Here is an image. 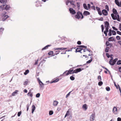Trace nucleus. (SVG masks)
<instances>
[{
  "mask_svg": "<svg viewBox=\"0 0 121 121\" xmlns=\"http://www.w3.org/2000/svg\"><path fill=\"white\" fill-rule=\"evenodd\" d=\"M10 8V7L9 5H5V4H2L1 6V8H2L3 10L5 9L6 10H7L9 9Z\"/></svg>",
  "mask_w": 121,
  "mask_h": 121,
  "instance_id": "f257e3e1",
  "label": "nucleus"
},
{
  "mask_svg": "<svg viewBox=\"0 0 121 121\" xmlns=\"http://www.w3.org/2000/svg\"><path fill=\"white\" fill-rule=\"evenodd\" d=\"M117 60V58H115L113 61H111V60H110L109 61V64L111 65H113L115 64Z\"/></svg>",
  "mask_w": 121,
  "mask_h": 121,
  "instance_id": "f03ea898",
  "label": "nucleus"
},
{
  "mask_svg": "<svg viewBox=\"0 0 121 121\" xmlns=\"http://www.w3.org/2000/svg\"><path fill=\"white\" fill-rule=\"evenodd\" d=\"M81 13L80 11H78L75 16V17L77 19H79L81 17Z\"/></svg>",
  "mask_w": 121,
  "mask_h": 121,
  "instance_id": "7ed1b4c3",
  "label": "nucleus"
},
{
  "mask_svg": "<svg viewBox=\"0 0 121 121\" xmlns=\"http://www.w3.org/2000/svg\"><path fill=\"white\" fill-rule=\"evenodd\" d=\"M38 80L40 85V87L41 88L44 87V84L43 83L40 81L39 78H37Z\"/></svg>",
  "mask_w": 121,
  "mask_h": 121,
  "instance_id": "20e7f679",
  "label": "nucleus"
},
{
  "mask_svg": "<svg viewBox=\"0 0 121 121\" xmlns=\"http://www.w3.org/2000/svg\"><path fill=\"white\" fill-rule=\"evenodd\" d=\"M95 118V114H92L90 116V121H93Z\"/></svg>",
  "mask_w": 121,
  "mask_h": 121,
  "instance_id": "39448f33",
  "label": "nucleus"
},
{
  "mask_svg": "<svg viewBox=\"0 0 121 121\" xmlns=\"http://www.w3.org/2000/svg\"><path fill=\"white\" fill-rule=\"evenodd\" d=\"M69 10L70 13L72 14H74L76 13V12L72 8H70L69 9Z\"/></svg>",
  "mask_w": 121,
  "mask_h": 121,
  "instance_id": "423d86ee",
  "label": "nucleus"
},
{
  "mask_svg": "<svg viewBox=\"0 0 121 121\" xmlns=\"http://www.w3.org/2000/svg\"><path fill=\"white\" fill-rule=\"evenodd\" d=\"M81 71L82 69H81L80 68H77L73 71L72 72V73H77L78 72Z\"/></svg>",
  "mask_w": 121,
  "mask_h": 121,
  "instance_id": "0eeeda50",
  "label": "nucleus"
},
{
  "mask_svg": "<svg viewBox=\"0 0 121 121\" xmlns=\"http://www.w3.org/2000/svg\"><path fill=\"white\" fill-rule=\"evenodd\" d=\"M102 12L103 14L105 16L107 15L108 14V13L107 11L105 9L103 10Z\"/></svg>",
  "mask_w": 121,
  "mask_h": 121,
  "instance_id": "6e6552de",
  "label": "nucleus"
},
{
  "mask_svg": "<svg viewBox=\"0 0 121 121\" xmlns=\"http://www.w3.org/2000/svg\"><path fill=\"white\" fill-rule=\"evenodd\" d=\"M83 49L82 48H77L76 49V52H79L82 53L81 52V51Z\"/></svg>",
  "mask_w": 121,
  "mask_h": 121,
  "instance_id": "1a4fd4ad",
  "label": "nucleus"
},
{
  "mask_svg": "<svg viewBox=\"0 0 121 121\" xmlns=\"http://www.w3.org/2000/svg\"><path fill=\"white\" fill-rule=\"evenodd\" d=\"M112 17V18L114 20H116L117 19V16L114 15V14L113 13H112L111 15Z\"/></svg>",
  "mask_w": 121,
  "mask_h": 121,
  "instance_id": "9d476101",
  "label": "nucleus"
},
{
  "mask_svg": "<svg viewBox=\"0 0 121 121\" xmlns=\"http://www.w3.org/2000/svg\"><path fill=\"white\" fill-rule=\"evenodd\" d=\"M83 14L84 15L87 16L90 14V13L87 11H84Z\"/></svg>",
  "mask_w": 121,
  "mask_h": 121,
  "instance_id": "9b49d317",
  "label": "nucleus"
},
{
  "mask_svg": "<svg viewBox=\"0 0 121 121\" xmlns=\"http://www.w3.org/2000/svg\"><path fill=\"white\" fill-rule=\"evenodd\" d=\"M82 108L84 110L86 111L87 108V106L86 104H84L83 105Z\"/></svg>",
  "mask_w": 121,
  "mask_h": 121,
  "instance_id": "f8f14e48",
  "label": "nucleus"
},
{
  "mask_svg": "<svg viewBox=\"0 0 121 121\" xmlns=\"http://www.w3.org/2000/svg\"><path fill=\"white\" fill-rule=\"evenodd\" d=\"M54 49L55 50H63L64 49H67V48H55Z\"/></svg>",
  "mask_w": 121,
  "mask_h": 121,
  "instance_id": "ddd939ff",
  "label": "nucleus"
},
{
  "mask_svg": "<svg viewBox=\"0 0 121 121\" xmlns=\"http://www.w3.org/2000/svg\"><path fill=\"white\" fill-rule=\"evenodd\" d=\"M32 112L31 113H34V112L35 110L36 107L34 105H33L32 106Z\"/></svg>",
  "mask_w": 121,
  "mask_h": 121,
  "instance_id": "4468645a",
  "label": "nucleus"
},
{
  "mask_svg": "<svg viewBox=\"0 0 121 121\" xmlns=\"http://www.w3.org/2000/svg\"><path fill=\"white\" fill-rule=\"evenodd\" d=\"M104 26L105 27H109V23L108 21H106L104 22Z\"/></svg>",
  "mask_w": 121,
  "mask_h": 121,
  "instance_id": "2eb2a0df",
  "label": "nucleus"
},
{
  "mask_svg": "<svg viewBox=\"0 0 121 121\" xmlns=\"http://www.w3.org/2000/svg\"><path fill=\"white\" fill-rule=\"evenodd\" d=\"M112 12L113 13L116 15H117L118 14V13L116 10L115 8H113L112 9Z\"/></svg>",
  "mask_w": 121,
  "mask_h": 121,
  "instance_id": "dca6fc26",
  "label": "nucleus"
},
{
  "mask_svg": "<svg viewBox=\"0 0 121 121\" xmlns=\"http://www.w3.org/2000/svg\"><path fill=\"white\" fill-rule=\"evenodd\" d=\"M8 17H9V16L7 15H4L3 17L2 20L3 21H4Z\"/></svg>",
  "mask_w": 121,
  "mask_h": 121,
  "instance_id": "f3484780",
  "label": "nucleus"
},
{
  "mask_svg": "<svg viewBox=\"0 0 121 121\" xmlns=\"http://www.w3.org/2000/svg\"><path fill=\"white\" fill-rule=\"evenodd\" d=\"M117 111V108L115 107H114L112 111L113 113H114V114L116 113V112Z\"/></svg>",
  "mask_w": 121,
  "mask_h": 121,
  "instance_id": "a211bd4d",
  "label": "nucleus"
},
{
  "mask_svg": "<svg viewBox=\"0 0 121 121\" xmlns=\"http://www.w3.org/2000/svg\"><path fill=\"white\" fill-rule=\"evenodd\" d=\"M51 46V45H48L46 46H45V47H44V48H43L42 49V51H43V50L46 49H47L48 47L50 46Z\"/></svg>",
  "mask_w": 121,
  "mask_h": 121,
  "instance_id": "6ab92c4d",
  "label": "nucleus"
},
{
  "mask_svg": "<svg viewBox=\"0 0 121 121\" xmlns=\"http://www.w3.org/2000/svg\"><path fill=\"white\" fill-rule=\"evenodd\" d=\"M7 2V0H0V2L2 3L5 4Z\"/></svg>",
  "mask_w": 121,
  "mask_h": 121,
  "instance_id": "aec40b11",
  "label": "nucleus"
},
{
  "mask_svg": "<svg viewBox=\"0 0 121 121\" xmlns=\"http://www.w3.org/2000/svg\"><path fill=\"white\" fill-rule=\"evenodd\" d=\"M59 79L58 78H57L53 81L52 82H51L50 83H53L56 82H58L59 81Z\"/></svg>",
  "mask_w": 121,
  "mask_h": 121,
  "instance_id": "412c9836",
  "label": "nucleus"
},
{
  "mask_svg": "<svg viewBox=\"0 0 121 121\" xmlns=\"http://www.w3.org/2000/svg\"><path fill=\"white\" fill-rule=\"evenodd\" d=\"M115 2L116 4L118 6L120 7V5L119 4V2L118 0H115Z\"/></svg>",
  "mask_w": 121,
  "mask_h": 121,
  "instance_id": "4be33fe9",
  "label": "nucleus"
},
{
  "mask_svg": "<svg viewBox=\"0 0 121 121\" xmlns=\"http://www.w3.org/2000/svg\"><path fill=\"white\" fill-rule=\"evenodd\" d=\"M83 6L84 8L86 10H88V9L86 5L85 4H83Z\"/></svg>",
  "mask_w": 121,
  "mask_h": 121,
  "instance_id": "5701e85b",
  "label": "nucleus"
},
{
  "mask_svg": "<svg viewBox=\"0 0 121 121\" xmlns=\"http://www.w3.org/2000/svg\"><path fill=\"white\" fill-rule=\"evenodd\" d=\"M58 103V102L57 101L55 100L53 103V105L54 106H56L57 105Z\"/></svg>",
  "mask_w": 121,
  "mask_h": 121,
  "instance_id": "b1692460",
  "label": "nucleus"
},
{
  "mask_svg": "<svg viewBox=\"0 0 121 121\" xmlns=\"http://www.w3.org/2000/svg\"><path fill=\"white\" fill-rule=\"evenodd\" d=\"M110 48V47H107L105 49V52H109V50Z\"/></svg>",
  "mask_w": 121,
  "mask_h": 121,
  "instance_id": "393cba45",
  "label": "nucleus"
},
{
  "mask_svg": "<svg viewBox=\"0 0 121 121\" xmlns=\"http://www.w3.org/2000/svg\"><path fill=\"white\" fill-rule=\"evenodd\" d=\"M112 30H111V29H109V33L108 34V35L110 36H111L112 35Z\"/></svg>",
  "mask_w": 121,
  "mask_h": 121,
  "instance_id": "a878e982",
  "label": "nucleus"
},
{
  "mask_svg": "<svg viewBox=\"0 0 121 121\" xmlns=\"http://www.w3.org/2000/svg\"><path fill=\"white\" fill-rule=\"evenodd\" d=\"M109 41H107L106 42V45L107 47H108L110 44V43H109Z\"/></svg>",
  "mask_w": 121,
  "mask_h": 121,
  "instance_id": "bb28decb",
  "label": "nucleus"
},
{
  "mask_svg": "<svg viewBox=\"0 0 121 121\" xmlns=\"http://www.w3.org/2000/svg\"><path fill=\"white\" fill-rule=\"evenodd\" d=\"M27 95L28 96H30L31 97H32L33 96V94L32 93H31V92H29L28 94H27Z\"/></svg>",
  "mask_w": 121,
  "mask_h": 121,
  "instance_id": "cd10ccee",
  "label": "nucleus"
},
{
  "mask_svg": "<svg viewBox=\"0 0 121 121\" xmlns=\"http://www.w3.org/2000/svg\"><path fill=\"white\" fill-rule=\"evenodd\" d=\"M72 72L71 71V70H69L68 73H66V75H68L69 74H72Z\"/></svg>",
  "mask_w": 121,
  "mask_h": 121,
  "instance_id": "c85d7f7f",
  "label": "nucleus"
},
{
  "mask_svg": "<svg viewBox=\"0 0 121 121\" xmlns=\"http://www.w3.org/2000/svg\"><path fill=\"white\" fill-rule=\"evenodd\" d=\"M29 72V70L28 69H27L25 71V72L24 73V74L26 75Z\"/></svg>",
  "mask_w": 121,
  "mask_h": 121,
  "instance_id": "c756f323",
  "label": "nucleus"
},
{
  "mask_svg": "<svg viewBox=\"0 0 121 121\" xmlns=\"http://www.w3.org/2000/svg\"><path fill=\"white\" fill-rule=\"evenodd\" d=\"M4 28H0V33H2V31L4 30Z\"/></svg>",
  "mask_w": 121,
  "mask_h": 121,
  "instance_id": "7c9ffc66",
  "label": "nucleus"
},
{
  "mask_svg": "<svg viewBox=\"0 0 121 121\" xmlns=\"http://www.w3.org/2000/svg\"><path fill=\"white\" fill-rule=\"evenodd\" d=\"M28 80L27 79L26 80V81H25L24 82L23 84L24 85H26L28 83Z\"/></svg>",
  "mask_w": 121,
  "mask_h": 121,
  "instance_id": "2f4dec72",
  "label": "nucleus"
},
{
  "mask_svg": "<svg viewBox=\"0 0 121 121\" xmlns=\"http://www.w3.org/2000/svg\"><path fill=\"white\" fill-rule=\"evenodd\" d=\"M103 84V82L100 81L98 82V85L99 86H101Z\"/></svg>",
  "mask_w": 121,
  "mask_h": 121,
  "instance_id": "473e14b6",
  "label": "nucleus"
},
{
  "mask_svg": "<svg viewBox=\"0 0 121 121\" xmlns=\"http://www.w3.org/2000/svg\"><path fill=\"white\" fill-rule=\"evenodd\" d=\"M74 2H75L73 1V0L70 1V3L71 4L73 5H74L75 4L74 3Z\"/></svg>",
  "mask_w": 121,
  "mask_h": 121,
  "instance_id": "72a5a7b5",
  "label": "nucleus"
},
{
  "mask_svg": "<svg viewBox=\"0 0 121 121\" xmlns=\"http://www.w3.org/2000/svg\"><path fill=\"white\" fill-rule=\"evenodd\" d=\"M117 64L118 65L121 64V60H118L117 62Z\"/></svg>",
  "mask_w": 121,
  "mask_h": 121,
  "instance_id": "f704fd0d",
  "label": "nucleus"
},
{
  "mask_svg": "<svg viewBox=\"0 0 121 121\" xmlns=\"http://www.w3.org/2000/svg\"><path fill=\"white\" fill-rule=\"evenodd\" d=\"M113 37H111L109 38L108 39V41H112V39Z\"/></svg>",
  "mask_w": 121,
  "mask_h": 121,
  "instance_id": "c9c22d12",
  "label": "nucleus"
},
{
  "mask_svg": "<svg viewBox=\"0 0 121 121\" xmlns=\"http://www.w3.org/2000/svg\"><path fill=\"white\" fill-rule=\"evenodd\" d=\"M77 7L78 8V9H79L80 8V3L79 2H77Z\"/></svg>",
  "mask_w": 121,
  "mask_h": 121,
  "instance_id": "e433bc0d",
  "label": "nucleus"
},
{
  "mask_svg": "<svg viewBox=\"0 0 121 121\" xmlns=\"http://www.w3.org/2000/svg\"><path fill=\"white\" fill-rule=\"evenodd\" d=\"M53 111L51 110L49 111V114L50 115H52L53 114Z\"/></svg>",
  "mask_w": 121,
  "mask_h": 121,
  "instance_id": "4c0bfd02",
  "label": "nucleus"
},
{
  "mask_svg": "<svg viewBox=\"0 0 121 121\" xmlns=\"http://www.w3.org/2000/svg\"><path fill=\"white\" fill-rule=\"evenodd\" d=\"M105 9H106L108 11H109V9L108 6V5H106L105 6Z\"/></svg>",
  "mask_w": 121,
  "mask_h": 121,
  "instance_id": "58836bf2",
  "label": "nucleus"
},
{
  "mask_svg": "<svg viewBox=\"0 0 121 121\" xmlns=\"http://www.w3.org/2000/svg\"><path fill=\"white\" fill-rule=\"evenodd\" d=\"M70 79L72 80H73L75 79V78L72 76H71L70 77Z\"/></svg>",
  "mask_w": 121,
  "mask_h": 121,
  "instance_id": "ea45409f",
  "label": "nucleus"
},
{
  "mask_svg": "<svg viewBox=\"0 0 121 121\" xmlns=\"http://www.w3.org/2000/svg\"><path fill=\"white\" fill-rule=\"evenodd\" d=\"M106 89L107 91H109L110 90V88L108 86H107L106 88Z\"/></svg>",
  "mask_w": 121,
  "mask_h": 121,
  "instance_id": "a19ab883",
  "label": "nucleus"
},
{
  "mask_svg": "<svg viewBox=\"0 0 121 121\" xmlns=\"http://www.w3.org/2000/svg\"><path fill=\"white\" fill-rule=\"evenodd\" d=\"M53 54V52L51 51L48 53V54L49 55H52Z\"/></svg>",
  "mask_w": 121,
  "mask_h": 121,
  "instance_id": "79ce46f5",
  "label": "nucleus"
},
{
  "mask_svg": "<svg viewBox=\"0 0 121 121\" xmlns=\"http://www.w3.org/2000/svg\"><path fill=\"white\" fill-rule=\"evenodd\" d=\"M92 59H91L90 60H89L88 61H87L86 62V63L88 64L90 63L92 61Z\"/></svg>",
  "mask_w": 121,
  "mask_h": 121,
  "instance_id": "37998d69",
  "label": "nucleus"
},
{
  "mask_svg": "<svg viewBox=\"0 0 121 121\" xmlns=\"http://www.w3.org/2000/svg\"><path fill=\"white\" fill-rule=\"evenodd\" d=\"M98 79L99 81L101 80V76H99L98 77Z\"/></svg>",
  "mask_w": 121,
  "mask_h": 121,
  "instance_id": "c03bdc74",
  "label": "nucleus"
},
{
  "mask_svg": "<svg viewBox=\"0 0 121 121\" xmlns=\"http://www.w3.org/2000/svg\"><path fill=\"white\" fill-rule=\"evenodd\" d=\"M40 94L39 93H38L36 95V97L37 98H39V97Z\"/></svg>",
  "mask_w": 121,
  "mask_h": 121,
  "instance_id": "a18cd8bd",
  "label": "nucleus"
},
{
  "mask_svg": "<svg viewBox=\"0 0 121 121\" xmlns=\"http://www.w3.org/2000/svg\"><path fill=\"white\" fill-rule=\"evenodd\" d=\"M116 38L117 40H119L121 39L120 37L119 36H117L116 37Z\"/></svg>",
  "mask_w": 121,
  "mask_h": 121,
  "instance_id": "49530a36",
  "label": "nucleus"
},
{
  "mask_svg": "<svg viewBox=\"0 0 121 121\" xmlns=\"http://www.w3.org/2000/svg\"><path fill=\"white\" fill-rule=\"evenodd\" d=\"M112 33L113 35H115L116 34V32L114 30H112Z\"/></svg>",
  "mask_w": 121,
  "mask_h": 121,
  "instance_id": "de8ad7c7",
  "label": "nucleus"
},
{
  "mask_svg": "<svg viewBox=\"0 0 121 121\" xmlns=\"http://www.w3.org/2000/svg\"><path fill=\"white\" fill-rule=\"evenodd\" d=\"M96 10L98 11H100V9L99 7H96Z\"/></svg>",
  "mask_w": 121,
  "mask_h": 121,
  "instance_id": "09e8293b",
  "label": "nucleus"
},
{
  "mask_svg": "<svg viewBox=\"0 0 121 121\" xmlns=\"http://www.w3.org/2000/svg\"><path fill=\"white\" fill-rule=\"evenodd\" d=\"M69 110H68L67 111V112H66V114L65 116V118L67 116L68 114H69Z\"/></svg>",
  "mask_w": 121,
  "mask_h": 121,
  "instance_id": "8fccbe9b",
  "label": "nucleus"
},
{
  "mask_svg": "<svg viewBox=\"0 0 121 121\" xmlns=\"http://www.w3.org/2000/svg\"><path fill=\"white\" fill-rule=\"evenodd\" d=\"M106 27L105 30L104 31H106V32H108V29L109 28V27Z\"/></svg>",
  "mask_w": 121,
  "mask_h": 121,
  "instance_id": "3c124183",
  "label": "nucleus"
},
{
  "mask_svg": "<svg viewBox=\"0 0 121 121\" xmlns=\"http://www.w3.org/2000/svg\"><path fill=\"white\" fill-rule=\"evenodd\" d=\"M101 27H102V32H103L104 31V25H101Z\"/></svg>",
  "mask_w": 121,
  "mask_h": 121,
  "instance_id": "603ef678",
  "label": "nucleus"
},
{
  "mask_svg": "<svg viewBox=\"0 0 121 121\" xmlns=\"http://www.w3.org/2000/svg\"><path fill=\"white\" fill-rule=\"evenodd\" d=\"M21 114V111H20L19 112H18V114H17L18 116V117H19L20 116Z\"/></svg>",
  "mask_w": 121,
  "mask_h": 121,
  "instance_id": "864d4df0",
  "label": "nucleus"
},
{
  "mask_svg": "<svg viewBox=\"0 0 121 121\" xmlns=\"http://www.w3.org/2000/svg\"><path fill=\"white\" fill-rule=\"evenodd\" d=\"M72 91H71L67 95H66V98H67L68 97V96H69V95H70V93H71V92H72Z\"/></svg>",
  "mask_w": 121,
  "mask_h": 121,
  "instance_id": "5fc2aeb1",
  "label": "nucleus"
},
{
  "mask_svg": "<svg viewBox=\"0 0 121 121\" xmlns=\"http://www.w3.org/2000/svg\"><path fill=\"white\" fill-rule=\"evenodd\" d=\"M112 28L114 30H115L116 31H117V29L114 26H112Z\"/></svg>",
  "mask_w": 121,
  "mask_h": 121,
  "instance_id": "6e6d98bb",
  "label": "nucleus"
},
{
  "mask_svg": "<svg viewBox=\"0 0 121 121\" xmlns=\"http://www.w3.org/2000/svg\"><path fill=\"white\" fill-rule=\"evenodd\" d=\"M117 33L118 34L120 35H121V32H120L119 31H117Z\"/></svg>",
  "mask_w": 121,
  "mask_h": 121,
  "instance_id": "4d7b16f0",
  "label": "nucleus"
},
{
  "mask_svg": "<svg viewBox=\"0 0 121 121\" xmlns=\"http://www.w3.org/2000/svg\"><path fill=\"white\" fill-rule=\"evenodd\" d=\"M60 52V51H56V53L55 54V55H57L59 53V52Z\"/></svg>",
  "mask_w": 121,
  "mask_h": 121,
  "instance_id": "13d9d810",
  "label": "nucleus"
},
{
  "mask_svg": "<svg viewBox=\"0 0 121 121\" xmlns=\"http://www.w3.org/2000/svg\"><path fill=\"white\" fill-rule=\"evenodd\" d=\"M106 55L107 56L108 58H109L110 57V55L108 53H106Z\"/></svg>",
  "mask_w": 121,
  "mask_h": 121,
  "instance_id": "bf43d9fd",
  "label": "nucleus"
},
{
  "mask_svg": "<svg viewBox=\"0 0 121 121\" xmlns=\"http://www.w3.org/2000/svg\"><path fill=\"white\" fill-rule=\"evenodd\" d=\"M70 3V1L69 0H68L66 2V4L67 5H68V3Z\"/></svg>",
  "mask_w": 121,
  "mask_h": 121,
  "instance_id": "052dcab7",
  "label": "nucleus"
},
{
  "mask_svg": "<svg viewBox=\"0 0 121 121\" xmlns=\"http://www.w3.org/2000/svg\"><path fill=\"white\" fill-rule=\"evenodd\" d=\"M77 43L78 45H80L81 44V42L80 41H78L77 42Z\"/></svg>",
  "mask_w": 121,
  "mask_h": 121,
  "instance_id": "680f3d73",
  "label": "nucleus"
},
{
  "mask_svg": "<svg viewBox=\"0 0 121 121\" xmlns=\"http://www.w3.org/2000/svg\"><path fill=\"white\" fill-rule=\"evenodd\" d=\"M98 13L100 15H102V13L100 11H100H98Z\"/></svg>",
  "mask_w": 121,
  "mask_h": 121,
  "instance_id": "e2e57ef3",
  "label": "nucleus"
},
{
  "mask_svg": "<svg viewBox=\"0 0 121 121\" xmlns=\"http://www.w3.org/2000/svg\"><path fill=\"white\" fill-rule=\"evenodd\" d=\"M117 121H121V118L118 117L117 118Z\"/></svg>",
  "mask_w": 121,
  "mask_h": 121,
  "instance_id": "0e129e2a",
  "label": "nucleus"
},
{
  "mask_svg": "<svg viewBox=\"0 0 121 121\" xmlns=\"http://www.w3.org/2000/svg\"><path fill=\"white\" fill-rule=\"evenodd\" d=\"M88 7V9H89L90 8V4H87Z\"/></svg>",
  "mask_w": 121,
  "mask_h": 121,
  "instance_id": "69168bd1",
  "label": "nucleus"
},
{
  "mask_svg": "<svg viewBox=\"0 0 121 121\" xmlns=\"http://www.w3.org/2000/svg\"><path fill=\"white\" fill-rule=\"evenodd\" d=\"M91 8L94 10H95V7L94 6H93L91 7Z\"/></svg>",
  "mask_w": 121,
  "mask_h": 121,
  "instance_id": "338daca9",
  "label": "nucleus"
},
{
  "mask_svg": "<svg viewBox=\"0 0 121 121\" xmlns=\"http://www.w3.org/2000/svg\"><path fill=\"white\" fill-rule=\"evenodd\" d=\"M119 28L120 29V30L121 31V24H119Z\"/></svg>",
  "mask_w": 121,
  "mask_h": 121,
  "instance_id": "774afa93",
  "label": "nucleus"
}]
</instances>
